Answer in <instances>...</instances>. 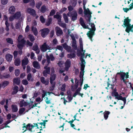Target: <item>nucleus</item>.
<instances>
[{"instance_id":"25","label":"nucleus","mask_w":133,"mask_h":133,"mask_svg":"<svg viewBox=\"0 0 133 133\" xmlns=\"http://www.w3.org/2000/svg\"><path fill=\"white\" fill-rule=\"evenodd\" d=\"M33 66L37 69H39L40 68V65L38 63L37 61H34L33 62Z\"/></svg>"},{"instance_id":"48","label":"nucleus","mask_w":133,"mask_h":133,"mask_svg":"<svg viewBox=\"0 0 133 133\" xmlns=\"http://www.w3.org/2000/svg\"><path fill=\"white\" fill-rule=\"evenodd\" d=\"M15 19H16V18L15 17L14 15H11L9 18V20L10 21H13Z\"/></svg>"},{"instance_id":"21","label":"nucleus","mask_w":133,"mask_h":133,"mask_svg":"<svg viewBox=\"0 0 133 133\" xmlns=\"http://www.w3.org/2000/svg\"><path fill=\"white\" fill-rule=\"evenodd\" d=\"M15 11V7L13 6H11L9 9V12L11 14H13Z\"/></svg>"},{"instance_id":"30","label":"nucleus","mask_w":133,"mask_h":133,"mask_svg":"<svg viewBox=\"0 0 133 133\" xmlns=\"http://www.w3.org/2000/svg\"><path fill=\"white\" fill-rule=\"evenodd\" d=\"M41 82L46 85H48L49 83L48 80V81H45L44 77H41Z\"/></svg>"},{"instance_id":"4","label":"nucleus","mask_w":133,"mask_h":133,"mask_svg":"<svg viewBox=\"0 0 133 133\" xmlns=\"http://www.w3.org/2000/svg\"><path fill=\"white\" fill-rule=\"evenodd\" d=\"M18 43L17 45L18 48L21 49L22 48L23 45L25 43V41L21 35H19L18 38Z\"/></svg>"},{"instance_id":"53","label":"nucleus","mask_w":133,"mask_h":133,"mask_svg":"<svg viewBox=\"0 0 133 133\" xmlns=\"http://www.w3.org/2000/svg\"><path fill=\"white\" fill-rule=\"evenodd\" d=\"M45 98V102L47 104H50L51 103L50 100H49L48 98L47 97H46Z\"/></svg>"},{"instance_id":"49","label":"nucleus","mask_w":133,"mask_h":133,"mask_svg":"<svg viewBox=\"0 0 133 133\" xmlns=\"http://www.w3.org/2000/svg\"><path fill=\"white\" fill-rule=\"evenodd\" d=\"M40 21L42 23H44L45 22V19H44V17L42 16H41L40 17Z\"/></svg>"},{"instance_id":"43","label":"nucleus","mask_w":133,"mask_h":133,"mask_svg":"<svg viewBox=\"0 0 133 133\" xmlns=\"http://www.w3.org/2000/svg\"><path fill=\"white\" fill-rule=\"evenodd\" d=\"M75 54L74 53H71L68 55V58H72L75 57Z\"/></svg>"},{"instance_id":"37","label":"nucleus","mask_w":133,"mask_h":133,"mask_svg":"<svg viewBox=\"0 0 133 133\" xmlns=\"http://www.w3.org/2000/svg\"><path fill=\"white\" fill-rule=\"evenodd\" d=\"M32 30L34 33V34L35 35H37L38 34V31L37 29L34 26L32 27Z\"/></svg>"},{"instance_id":"41","label":"nucleus","mask_w":133,"mask_h":133,"mask_svg":"<svg viewBox=\"0 0 133 133\" xmlns=\"http://www.w3.org/2000/svg\"><path fill=\"white\" fill-rule=\"evenodd\" d=\"M63 15L65 22L66 23H68V19L66 14L65 13H64L63 14Z\"/></svg>"},{"instance_id":"55","label":"nucleus","mask_w":133,"mask_h":133,"mask_svg":"<svg viewBox=\"0 0 133 133\" xmlns=\"http://www.w3.org/2000/svg\"><path fill=\"white\" fill-rule=\"evenodd\" d=\"M20 73V71L18 69H16L15 70V74L16 76L19 75Z\"/></svg>"},{"instance_id":"17","label":"nucleus","mask_w":133,"mask_h":133,"mask_svg":"<svg viewBox=\"0 0 133 133\" xmlns=\"http://www.w3.org/2000/svg\"><path fill=\"white\" fill-rule=\"evenodd\" d=\"M56 33L57 36H60L62 35L63 32L62 30L59 27L57 26L55 28Z\"/></svg>"},{"instance_id":"20","label":"nucleus","mask_w":133,"mask_h":133,"mask_svg":"<svg viewBox=\"0 0 133 133\" xmlns=\"http://www.w3.org/2000/svg\"><path fill=\"white\" fill-rule=\"evenodd\" d=\"M63 47L64 49L66 50L67 51L70 52L71 51V47L68 46L66 43H64L63 44Z\"/></svg>"},{"instance_id":"16","label":"nucleus","mask_w":133,"mask_h":133,"mask_svg":"<svg viewBox=\"0 0 133 133\" xmlns=\"http://www.w3.org/2000/svg\"><path fill=\"white\" fill-rule=\"evenodd\" d=\"M71 61L69 60H67L65 64V69L68 71L69 68L70 66Z\"/></svg>"},{"instance_id":"22","label":"nucleus","mask_w":133,"mask_h":133,"mask_svg":"<svg viewBox=\"0 0 133 133\" xmlns=\"http://www.w3.org/2000/svg\"><path fill=\"white\" fill-rule=\"evenodd\" d=\"M81 70H84V68L85 66V60L81 58Z\"/></svg>"},{"instance_id":"63","label":"nucleus","mask_w":133,"mask_h":133,"mask_svg":"<svg viewBox=\"0 0 133 133\" xmlns=\"http://www.w3.org/2000/svg\"><path fill=\"white\" fill-rule=\"evenodd\" d=\"M21 26V24L20 23H19L16 24L15 25V28L16 29H18Z\"/></svg>"},{"instance_id":"1","label":"nucleus","mask_w":133,"mask_h":133,"mask_svg":"<svg viewBox=\"0 0 133 133\" xmlns=\"http://www.w3.org/2000/svg\"><path fill=\"white\" fill-rule=\"evenodd\" d=\"M86 0H83V8L84 10V17L85 19L88 21V23L89 24L91 25V28H89L90 30L87 33V35L91 41H92V38L94 35L95 31L96 30V28L95 25L94 23H90V19L91 17V14L92 13L90 12L89 9L87 8H86L85 5L86 2ZM80 23L81 25L84 28H88L87 26L85 24L83 19L81 17L79 19Z\"/></svg>"},{"instance_id":"59","label":"nucleus","mask_w":133,"mask_h":133,"mask_svg":"<svg viewBox=\"0 0 133 133\" xmlns=\"http://www.w3.org/2000/svg\"><path fill=\"white\" fill-rule=\"evenodd\" d=\"M22 83L24 85H26L28 84V81L26 79H24L22 81Z\"/></svg>"},{"instance_id":"47","label":"nucleus","mask_w":133,"mask_h":133,"mask_svg":"<svg viewBox=\"0 0 133 133\" xmlns=\"http://www.w3.org/2000/svg\"><path fill=\"white\" fill-rule=\"evenodd\" d=\"M28 38L31 41L33 42L35 40V38L34 36L31 35H29Z\"/></svg>"},{"instance_id":"39","label":"nucleus","mask_w":133,"mask_h":133,"mask_svg":"<svg viewBox=\"0 0 133 133\" xmlns=\"http://www.w3.org/2000/svg\"><path fill=\"white\" fill-rule=\"evenodd\" d=\"M72 46L75 49H77V46L76 45V40L72 41Z\"/></svg>"},{"instance_id":"34","label":"nucleus","mask_w":133,"mask_h":133,"mask_svg":"<svg viewBox=\"0 0 133 133\" xmlns=\"http://www.w3.org/2000/svg\"><path fill=\"white\" fill-rule=\"evenodd\" d=\"M43 94L42 95V98H43L45 96H47V94L49 95H50V94L52 93L51 92H46L44 90H43Z\"/></svg>"},{"instance_id":"51","label":"nucleus","mask_w":133,"mask_h":133,"mask_svg":"<svg viewBox=\"0 0 133 133\" xmlns=\"http://www.w3.org/2000/svg\"><path fill=\"white\" fill-rule=\"evenodd\" d=\"M6 41L8 43H10L11 44H13V41L10 38H9L6 39Z\"/></svg>"},{"instance_id":"18","label":"nucleus","mask_w":133,"mask_h":133,"mask_svg":"<svg viewBox=\"0 0 133 133\" xmlns=\"http://www.w3.org/2000/svg\"><path fill=\"white\" fill-rule=\"evenodd\" d=\"M5 57L6 60L8 62H10L12 60L13 56L10 54H8L6 55Z\"/></svg>"},{"instance_id":"44","label":"nucleus","mask_w":133,"mask_h":133,"mask_svg":"<svg viewBox=\"0 0 133 133\" xmlns=\"http://www.w3.org/2000/svg\"><path fill=\"white\" fill-rule=\"evenodd\" d=\"M25 124H24V125L23 127V131H23V132H24V133H29L30 132H29L28 131H27V129H26V125L25 126L24 125Z\"/></svg>"},{"instance_id":"58","label":"nucleus","mask_w":133,"mask_h":133,"mask_svg":"<svg viewBox=\"0 0 133 133\" xmlns=\"http://www.w3.org/2000/svg\"><path fill=\"white\" fill-rule=\"evenodd\" d=\"M57 49L59 50H61L62 51L63 50V48L60 45H58L57 46V48H56V50H57Z\"/></svg>"},{"instance_id":"7","label":"nucleus","mask_w":133,"mask_h":133,"mask_svg":"<svg viewBox=\"0 0 133 133\" xmlns=\"http://www.w3.org/2000/svg\"><path fill=\"white\" fill-rule=\"evenodd\" d=\"M48 53L46 55V58L47 59V62L46 63V65L48 66L50 63V59L51 61H54L55 59L53 55L52 54H50L49 55H48Z\"/></svg>"},{"instance_id":"61","label":"nucleus","mask_w":133,"mask_h":133,"mask_svg":"<svg viewBox=\"0 0 133 133\" xmlns=\"http://www.w3.org/2000/svg\"><path fill=\"white\" fill-rule=\"evenodd\" d=\"M118 94V93L117 92L115 91H114L112 92V95L113 96H115V97H116Z\"/></svg>"},{"instance_id":"45","label":"nucleus","mask_w":133,"mask_h":133,"mask_svg":"<svg viewBox=\"0 0 133 133\" xmlns=\"http://www.w3.org/2000/svg\"><path fill=\"white\" fill-rule=\"evenodd\" d=\"M60 87H61L59 88V89L60 90L62 91H64L65 90L66 85L65 84H62Z\"/></svg>"},{"instance_id":"57","label":"nucleus","mask_w":133,"mask_h":133,"mask_svg":"<svg viewBox=\"0 0 133 133\" xmlns=\"http://www.w3.org/2000/svg\"><path fill=\"white\" fill-rule=\"evenodd\" d=\"M52 85V87H50L49 88V90L50 91H52L54 90V88L55 87V83H53L52 84H51Z\"/></svg>"},{"instance_id":"54","label":"nucleus","mask_w":133,"mask_h":133,"mask_svg":"<svg viewBox=\"0 0 133 133\" xmlns=\"http://www.w3.org/2000/svg\"><path fill=\"white\" fill-rule=\"evenodd\" d=\"M10 76L9 74L7 75L4 76L1 75V78H6L9 77Z\"/></svg>"},{"instance_id":"24","label":"nucleus","mask_w":133,"mask_h":133,"mask_svg":"<svg viewBox=\"0 0 133 133\" xmlns=\"http://www.w3.org/2000/svg\"><path fill=\"white\" fill-rule=\"evenodd\" d=\"M12 111V112H16L18 110V108L16 105H12L11 106Z\"/></svg>"},{"instance_id":"3","label":"nucleus","mask_w":133,"mask_h":133,"mask_svg":"<svg viewBox=\"0 0 133 133\" xmlns=\"http://www.w3.org/2000/svg\"><path fill=\"white\" fill-rule=\"evenodd\" d=\"M131 21V19H129V17H127L124 19V21L123 25L124 26L123 27H126L125 31L128 33H129L130 31L133 32V24L131 25L130 24Z\"/></svg>"},{"instance_id":"40","label":"nucleus","mask_w":133,"mask_h":133,"mask_svg":"<svg viewBox=\"0 0 133 133\" xmlns=\"http://www.w3.org/2000/svg\"><path fill=\"white\" fill-rule=\"evenodd\" d=\"M47 10L46 6L45 5H43L41 8V11L43 13L45 12Z\"/></svg>"},{"instance_id":"42","label":"nucleus","mask_w":133,"mask_h":133,"mask_svg":"<svg viewBox=\"0 0 133 133\" xmlns=\"http://www.w3.org/2000/svg\"><path fill=\"white\" fill-rule=\"evenodd\" d=\"M27 79L28 81H33V79L30 73L28 75Z\"/></svg>"},{"instance_id":"28","label":"nucleus","mask_w":133,"mask_h":133,"mask_svg":"<svg viewBox=\"0 0 133 133\" xmlns=\"http://www.w3.org/2000/svg\"><path fill=\"white\" fill-rule=\"evenodd\" d=\"M18 87L17 86H15L12 88L13 91L12 94H16L18 91Z\"/></svg>"},{"instance_id":"15","label":"nucleus","mask_w":133,"mask_h":133,"mask_svg":"<svg viewBox=\"0 0 133 133\" xmlns=\"http://www.w3.org/2000/svg\"><path fill=\"white\" fill-rule=\"evenodd\" d=\"M29 103L27 102H25L24 100H22L20 101L19 103V105L20 107L23 106H26L29 104Z\"/></svg>"},{"instance_id":"29","label":"nucleus","mask_w":133,"mask_h":133,"mask_svg":"<svg viewBox=\"0 0 133 133\" xmlns=\"http://www.w3.org/2000/svg\"><path fill=\"white\" fill-rule=\"evenodd\" d=\"M33 50L36 51V53L38 54L39 52V50L38 49L37 45V44L33 46Z\"/></svg>"},{"instance_id":"31","label":"nucleus","mask_w":133,"mask_h":133,"mask_svg":"<svg viewBox=\"0 0 133 133\" xmlns=\"http://www.w3.org/2000/svg\"><path fill=\"white\" fill-rule=\"evenodd\" d=\"M25 109L24 108H22L19 109V114L20 115H23L25 113L24 112L25 111Z\"/></svg>"},{"instance_id":"60","label":"nucleus","mask_w":133,"mask_h":133,"mask_svg":"<svg viewBox=\"0 0 133 133\" xmlns=\"http://www.w3.org/2000/svg\"><path fill=\"white\" fill-rule=\"evenodd\" d=\"M58 24L60 26L63 28H65V24L64 23H62L60 22H58Z\"/></svg>"},{"instance_id":"13","label":"nucleus","mask_w":133,"mask_h":133,"mask_svg":"<svg viewBox=\"0 0 133 133\" xmlns=\"http://www.w3.org/2000/svg\"><path fill=\"white\" fill-rule=\"evenodd\" d=\"M14 15L16 19H22L23 17V15L21 14L19 11L17 12Z\"/></svg>"},{"instance_id":"6","label":"nucleus","mask_w":133,"mask_h":133,"mask_svg":"<svg viewBox=\"0 0 133 133\" xmlns=\"http://www.w3.org/2000/svg\"><path fill=\"white\" fill-rule=\"evenodd\" d=\"M67 15L71 17V19L73 21H74L77 19V14L76 11H74L72 12H69L67 13Z\"/></svg>"},{"instance_id":"14","label":"nucleus","mask_w":133,"mask_h":133,"mask_svg":"<svg viewBox=\"0 0 133 133\" xmlns=\"http://www.w3.org/2000/svg\"><path fill=\"white\" fill-rule=\"evenodd\" d=\"M44 68L45 70L43 72V74L44 76H46L48 74H50V68L49 67H47V66H45Z\"/></svg>"},{"instance_id":"52","label":"nucleus","mask_w":133,"mask_h":133,"mask_svg":"<svg viewBox=\"0 0 133 133\" xmlns=\"http://www.w3.org/2000/svg\"><path fill=\"white\" fill-rule=\"evenodd\" d=\"M52 21V19L51 18H49L48 19V21L46 23V25L47 26H49L50 24Z\"/></svg>"},{"instance_id":"8","label":"nucleus","mask_w":133,"mask_h":133,"mask_svg":"<svg viewBox=\"0 0 133 133\" xmlns=\"http://www.w3.org/2000/svg\"><path fill=\"white\" fill-rule=\"evenodd\" d=\"M128 73L122 72L121 74V79L122 81L124 83H126L125 80L129 77Z\"/></svg>"},{"instance_id":"27","label":"nucleus","mask_w":133,"mask_h":133,"mask_svg":"<svg viewBox=\"0 0 133 133\" xmlns=\"http://www.w3.org/2000/svg\"><path fill=\"white\" fill-rule=\"evenodd\" d=\"M28 60L27 58L25 57L22 61V65H25L27 64L28 62Z\"/></svg>"},{"instance_id":"10","label":"nucleus","mask_w":133,"mask_h":133,"mask_svg":"<svg viewBox=\"0 0 133 133\" xmlns=\"http://www.w3.org/2000/svg\"><path fill=\"white\" fill-rule=\"evenodd\" d=\"M115 98L118 100H121L123 101L124 102V106L126 103V98L125 97H122L120 95H119L118 94L115 97Z\"/></svg>"},{"instance_id":"46","label":"nucleus","mask_w":133,"mask_h":133,"mask_svg":"<svg viewBox=\"0 0 133 133\" xmlns=\"http://www.w3.org/2000/svg\"><path fill=\"white\" fill-rule=\"evenodd\" d=\"M8 2V0H1V4L3 5L7 4Z\"/></svg>"},{"instance_id":"50","label":"nucleus","mask_w":133,"mask_h":133,"mask_svg":"<svg viewBox=\"0 0 133 133\" xmlns=\"http://www.w3.org/2000/svg\"><path fill=\"white\" fill-rule=\"evenodd\" d=\"M42 3L41 2H39L37 3L36 5V7L37 9H39L42 5Z\"/></svg>"},{"instance_id":"38","label":"nucleus","mask_w":133,"mask_h":133,"mask_svg":"<svg viewBox=\"0 0 133 133\" xmlns=\"http://www.w3.org/2000/svg\"><path fill=\"white\" fill-rule=\"evenodd\" d=\"M20 63V59L19 58H17L15 60L14 64L15 65L18 66L19 65Z\"/></svg>"},{"instance_id":"19","label":"nucleus","mask_w":133,"mask_h":133,"mask_svg":"<svg viewBox=\"0 0 133 133\" xmlns=\"http://www.w3.org/2000/svg\"><path fill=\"white\" fill-rule=\"evenodd\" d=\"M81 71L80 72V77L81 78V79H80L81 82V86L82 85L83 82V76L84 75V70L83 71L81 70Z\"/></svg>"},{"instance_id":"36","label":"nucleus","mask_w":133,"mask_h":133,"mask_svg":"<svg viewBox=\"0 0 133 133\" xmlns=\"http://www.w3.org/2000/svg\"><path fill=\"white\" fill-rule=\"evenodd\" d=\"M9 84V82L7 81H6L4 82L2 85V87L3 88H4L7 86Z\"/></svg>"},{"instance_id":"5","label":"nucleus","mask_w":133,"mask_h":133,"mask_svg":"<svg viewBox=\"0 0 133 133\" xmlns=\"http://www.w3.org/2000/svg\"><path fill=\"white\" fill-rule=\"evenodd\" d=\"M79 44L80 49L82 51H83V54H82V53L81 52H79L77 54V55L78 56H80L82 55V57L83 58L84 57V56L85 55L84 53L85 52V50H83V47L82 41V39L81 38H80L79 39Z\"/></svg>"},{"instance_id":"2","label":"nucleus","mask_w":133,"mask_h":133,"mask_svg":"<svg viewBox=\"0 0 133 133\" xmlns=\"http://www.w3.org/2000/svg\"><path fill=\"white\" fill-rule=\"evenodd\" d=\"M45 123L44 122L40 123H38V124H34L33 125L30 124H28L26 125V129H27V131H28L30 132L29 133H32V132L35 131V127H37V129H40L41 130L42 129V126H43V128H45Z\"/></svg>"},{"instance_id":"64","label":"nucleus","mask_w":133,"mask_h":133,"mask_svg":"<svg viewBox=\"0 0 133 133\" xmlns=\"http://www.w3.org/2000/svg\"><path fill=\"white\" fill-rule=\"evenodd\" d=\"M53 43L54 44H56L58 43V42L57 39H54L53 41Z\"/></svg>"},{"instance_id":"32","label":"nucleus","mask_w":133,"mask_h":133,"mask_svg":"<svg viewBox=\"0 0 133 133\" xmlns=\"http://www.w3.org/2000/svg\"><path fill=\"white\" fill-rule=\"evenodd\" d=\"M110 114V112L108 111H105L103 113L104 117L105 120L107 119Z\"/></svg>"},{"instance_id":"26","label":"nucleus","mask_w":133,"mask_h":133,"mask_svg":"<svg viewBox=\"0 0 133 133\" xmlns=\"http://www.w3.org/2000/svg\"><path fill=\"white\" fill-rule=\"evenodd\" d=\"M20 83V80L19 78H17L14 79L13 80V83L14 84L19 85Z\"/></svg>"},{"instance_id":"11","label":"nucleus","mask_w":133,"mask_h":133,"mask_svg":"<svg viewBox=\"0 0 133 133\" xmlns=\"http://www.w3.org/2000/svg\"><path fill=\"white\" fill-rule=\"evenodd\" d=\"M26 12L33 16H35L36 15L35 10L30 8H29L27 9Z\"/></svg>"},{"instance_id":"33","label":"nucleus","mask_w":133,"mask_h":133,"mask_svg":"<svg viewBox=\"0 0 133 133\" xmlns=\"http://www.w3.org/2000/svg\"><path fill=\"white\" fill-rule=\"evenodd\" d=\"M43 94L42 95V98H43L45 96H47V94L49 95H50V94L52 93L51 92H46L44 90H43Z\"/></svg>"},{"instance_id":"62","label":"nucleus","mask_w":133,"mask_h":133,"mask_svg":"<svg viewBox=\"0 0 133 133\" xmlns=\"http://www.w3.org/2000/svg\"><path fill=\"white\" fill-rule=\"evenodd\" d=\"M55 10L53 9L51 11L50 13V16H53L55 14Z\"/></svg>"},{"instance_id":"23","label":"nucleus","mask_w":133,"mask_h":133,"mask_svg":"<svg viewBox=\"0 0 133 133\" xmlns=\"http://www.w3.org/2000/svg\"><path fill=\"white\" fill-rule=\"evenodd\" d=\"M56 75L55 74H51V77L50 78V82L51 84L55 83L53 81H54L56 78Z\"/></svg>"},{"instance_id":"56","label":"nucleus","mask_w":133,"mask_h":133,"mask_svg":"<svg viewBox=\"0 0 133 133\" xmlns=\"http://www.w3.org/2000/svg\"><path fill=\"white\" fill-rule=\"evenodd\" d=\"M43 100V99L41 98L40 97H38L36 99V101L37 102H41Z\"/></svg>"},{"instance_id":"35","label":"nucleus","mask_w":133,"mask_h":133,"mask_svg":"<svg viewBox=\"0 0 133 133\" xmlns=\"http://www.w3.org/2000/svg\"><path fill=\"white\" fill-rule=\"evenodd\" d=\"M54 17L58 19V22H61V17L59 15L56 14V15L54 16Z\"/></svg>"},{"instance_id":"12","label":"nucleus","mask_w":133,"mask_h":133,"mask_svg":"<svg viewBox=\"0 0 133 133\" xmlns=\"http://www.w3.org/2000/svg\"><path fill=\"white\" fill-rule=\"evenodd\" d=\"M50 47L47 45L46 43H44L41 47V50L43 52L46 51L47 50L49 49Z\"/></svg>"},{"instance_id":"9","label":"nucleus","mask_w":133,"mask_h":133,"mask_svg":"<svg viewBox=\"0 0 133 133\" xmlns=\"http://www.w3.org/2000/svg\"><path fill=\"white\" fill-rule=\"evenodd\" d=\"M49 31V29L48 28H44L40 31L41 35L43 37H46L48 34Z\"/></svg>"}]
</instances>
